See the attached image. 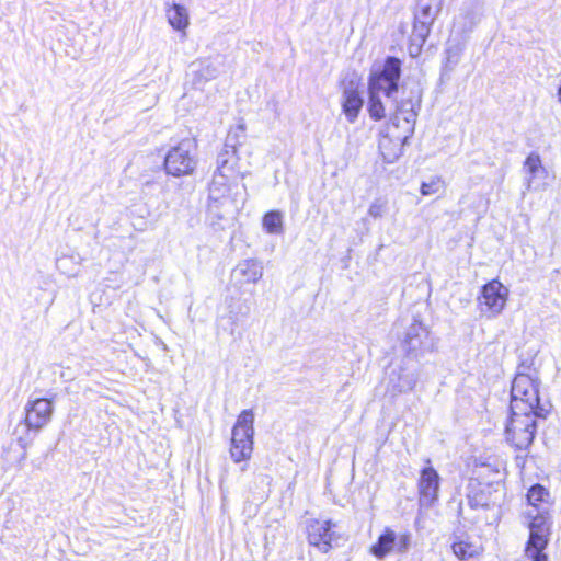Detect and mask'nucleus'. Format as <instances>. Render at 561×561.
<instances>
[{
    "label": "nucleus",
    "mask_w": 561,
    "mask_h": 561,
    "mask_svg": "<svg viewBox=\"0 0 561 561\" xmlns=\"http://www.w3.org/2000/svg\"><path fill=\"white\" fill-rule=\"evenodd\" d=\"M550 408L549 403L540 402L538 378L517 374L511 389V417L505 428L507 443L526 450L535 438L536 419H546Z\"/></svg>",
    "instance_id": "f257e3e1"
},
{
    "label": "nucleus",
    "mask_w": 561,
    "mask_h": 561,
    "mask_svg": "<svg viewBox=\"0 0 561 561\" xmlns=\"http://www.w3.org/2000/svg\"><path fill=\"white\" fill-rule=\"evenodd\" d=\"M214 173L208 184L207 220L218 230L231 222L244 203V186L234 179Z\"/></svg>",
    "instance_id": "f03ea898"
},
{
    "label": "nucleus",
    "mask_w": 561,
    "mask_h": 561,
    "mask_svg": "<svg viewBox=\"0 0 561 561\" xmlns=\"http://www.w3.org/2000/svg\"><path fill=\"white\" fill-rule=\"evenodd\" d=\"M420 101L408 99L401 101L396 105L394 116L391 118V124L394 128H400L402 131L394 135L396 142L390 149L392 139L383 136L379 142V149L387 163H393L402 153L403 145L412 137L417 116V108Z\"/></svg>",
    "instance_id": "7ed1b4c3"
},
{
    "label": "nucleus",
    "mask_w": 561,
    "mask_h": 561,
    "mask_svg": "<svg viewBox=\"0 0 561 561\" xmlns=\"http://www.w3.org/2000/svg\"><path fill=\"white\" fill-rule=\"evenodd\" d=\"M54 402L46 398L30 399L24 407V420L16 426L14 434L18 444L25 450L34 437L50 422Z\"/></svg>",
    "instance_id": "20e7f679"
},
{
    "label": "nucleus",
    "mask_w": 561,
    "mask_h": 561,
    "mask_svg": "<svg viewBox=\"0 0 561 561\" xmlns=\"http://www.w3.org/2000/svg\"><path fill=\"white\" fill-rule=\"evenodd\" d=\"M527 508L524 512L528 520L529 534H551L552 528V504L550 492L541 484L533 485L527 492Z\"/></svg>",
    "instance_id": "39448f33"
},
{
    "label": "nucleus",
    "mask_w": 561,
    "mask_h": 561,
    "mask_svg": "<svg viewBox=\"0 0 561 561\" xmlns=\"http://www.w3.org/2000/svg\"><path fill=\"white\" fill-rule=\"evenodd\" d=\"M254 412L252 409L243 410L231 432L230 457L236 463L248 461L253 451L254 444Z\"/></svg>",
    "instance_id": "423d86ee"
},
{
    "label": "nucleus",
    "mask_w": 561,
    "mask_h": 561,
    "mask_svg": "<svg viewBox=\"0 0 561 561\" xmlns=\"http://www.w3.org/2000/svg\"><path fill=\"white\" fill-rule=\"evenodd\" d=\"M196 146L192 139H183L172 147L164 159V168L168 174L183 176L193 173L196 168Z\"/></svg>",
    "instance_id": "0eeeda50"
},
{
    "label": "nucleus",
    "mask_w": 561,
    "mask_h": 561,
    "mask_svg": "<svg viewBox=\"0 0 561 561\" xmlns=\"http://www.w3.org/2000/svg\"><path fill=\"white\" fill-rule=\"evenodd\" d=\"M401 76V61L396 57H388L380 71H373L368 80V92L383 94L392 99L398 92Z\"/></svg>",
    "instance_id": "6e6552de"
},
{
    "label": "nucleus",
    "mask_w": 561,
    "mask_h": 561,
    "mask_svg": "<svg viewBox=\"0 0 561 561\" xmlns=\"http://www.w3.org/2000/svg\"><path fill=\"white\" fill-rule=\"evenodd\" d=\"M401 347L407 355L417 358L433 350L434 341L428 329L414 318L403 334Z\"/></svg>",
    "instance_id": "1a4fd4ad"
},
{
    "label": "nucleus",
    "mask_w": 561,
    "mask_h": 561,
    "mask_svg": "<svg viewBox=\"0 0 561 561\" xmlns=\"http://www.w3.org/2000/svg\"><path fill=\"white\" fill-rule=\"evenodd\" d=\"M508 297V289L499 280L493 279L482 287L479 304L481 312L489 318L499 316L504 309Z\"/></svg>",
    "instance_id": "9d476101"
},
{
    "label": "nucleus",
    "mask_w": 561,
    "mask_h": 561,
    "mask_svg": "<svg viewBox=\"0 0 561 561\" xmlns=\"http://www.w3.org/2000/svg\"><path fill=\"white\" fill-rule=\"evenodd\" d=\"M335 524L331 520L310 519L307 523V539L309 545L316 547L320 552L327 553L332 549L336 539L333 530Z\"/></svg>",
    "instance_id": "9b49d317"
},
{
    "label": "nucleus",
    "mask_w": 561,
    "mask_h": 561,
    "mask_svg": "<svg viewBox=\"0 0 561 561\" xmlns=\"http://www.w3.org/2000/svg\"><path fill=\"white\" fill-rule=\"evenodd\" d=\"M419 380L415 369L405 366H398L390 370L387 389L392 396L412 391Z\"/></svg>",
    "instance_id": "f8f14e48"
},
{
    "label": "nucleus",
    "mask_w": 561,
    "mask_h": 561,
    "mask_svg": "<svg viewBox=\"0 0 561 561\" xmlns=\"http://www.w3.org/2000/svg\"><path fill=\"white\" fill-rule=\"evenodd\" d=\"M341 104L347 122L351 124L355 123L364 104L358 81L352 79L343 82Z\"/></svg>",
    "instance_id": "ddd939ff"
},
{
    "label": "nucleus",
    "mask_w": 561,
    "mask_h": 561,
    "mask_svg": "<svg viewBox=\"0 0 561 561\" xmlns=\"http://www.w3.org/2000/svg\"><path fill=\"white\" fill-rule=\"evenodd\" d=\"M420 504L422 506H432L439 491V476L433 467L422 469L419 483Z\"/></svg>",
    "instance_id": "4468645a"
},
{
    "label": "nucleus",
    "mask_w": 561,
    "mask_h": 561,
    "mask_svg": "<svg viewBox=\"0 0 561 561\" xmlns=\"http://www.w3.org/2000/svg\"><path fill=\"white\" fill-rule=\"evenodd\" d=\"M263 276V266L261 262L254 259H248L239 262L232 271V278L243 284H255Z\"/></svg>",
    "instance_id": "2eb2a0df"
},
{
    "label": "nucleus",
    "mask_w": 561,
    "mask_h": 561,
    "mask_svg": "<svg viewBox=\"0 0 561 561\" xmlns=\"http://www.w3.org/2000/svg\"><path fill=\"white\" fill-rule=\"evenodd\" d=\"M238 152L234 144L227 141L217 157V168L214 173L228 175L229 179L237 180Z\"/></svg>",
    "instance_id": "dca6fc26"
},
{
    "label": "nucleus",
    "mask_w": 561,
    "mask_h": 561,
    "mask_svg": "<svg viewBox=\"0 0 561 561\" xmlns=\"http://www.w3.org/2000/svg\"><path fill=\"white\" fill-rule=\"evenodd\" d=\"M551 534H529L525 547V557L530 561H548V554L545 552L550 541Z\"/></svg>",
    "instance_id": "f3484780"
},
{
    "label": "nucleus",
    "mask_w": 561,
    "mask_h": 561,
    "mask_svg": "<svg viewBox=\"0 0 561 561\" xmlns=\"http://www.w3.org/2000/svg\"><path fill=\"white\" fill-rule=\"evenodd\" d=\"M191 71L193 75L192 83L196 89H202L206 82L215 79L217 76V69L206 59L192 62Z\"/></svg>",
    "instance_id": "a211bd4d"
},
{
    "label": "nucleus",
    "mask_w": 561,
    "mask_h": 561,
    "mask_svg": "<svg viewBox=\"0 0 561 561\" xmlns=\"http://www.w3.org/2000/svg\"><path fill=\"white\" fill-rule=\"evenodd\" d=\"M397 533L391 528H386L378 537L377 542L371 546L370 552L378 559H383L387 554L396 552Z\"/></svg>",
    "instance_id": "6ab92c4d"
},
{
    "label": "nucleus",
    "mask_w": 561,
    "mask_h": 561,
    "mask_svg": "<svg viewBox=\"0 0 561 561\" xmlns=\"http://www.w3.org/2000/svg\"><path fill=\"white\" fill-rule=\"evenodd\" d=\"M524 170L526 172L525 181L527 190L534 188L535 180L546 173L539 154L534 152L526 158Z\"/></svg>",
    "instance_id": "aec40b11"
},
{
    "label": "nucleus",
    "mask_w": 561,
    "mask_h": 561,
    "mask_svg": "<svg viewBox=\"0 0 561 561\" xmlns=\"http://www.w3.org/2000/svg\"><path fill=\"white\" fill-rule=\"evenodd\" d=\"M432 24L421 21V20H414L413 30L411 34V44H410V53L419 54L421 50V47L425 43L430 32H431Z\"/></svg>",
    "instance_id": "412c9836"
},
{
    "label": "nucleus",
    "mask_w": 561,
    "mask_h": 561,
    "mask_svg": "<svg viewBox=\"0 0 561 561\" xmlns=\"http://www.w3.org/2000/svg\"><path fill=\"white\" fill-rule=\"evenodd\" d=\"M167 19L170 25L176 31H185L190 24L187 9L178 3H173L167 9Z\"/></svg>",
    "instance_id": "4be33fe9"
},
{
    "label": "nucleus",
    "mask_w": 561,
    "mask_h": 561,
    "mask_svg": "<svg viewBox=\"0 0 561 561\" xmlns=\"http://www.w3.org/2000/svg\"><path fill=\"white\" fill-rule=\"evenodd\" d=\"M465 50V43L457 41H449L445 50V66L449 70H453L460 61L462 53Z\"/></svg>",
    "instance_id": "5701e85b"
},
{
    "label": "nucleus",
    "mask_w": 561,
    "mask_h": 561,
    "mask_svg": "<svg viewBox=\"0 0 561 561\" xmlns=\"http://www.w3.org/2000/svg\"><path fill=\"white\" fill-rule=\"evenodd\" d=\"M267 233L279 234L283 232V215L277 210L266 213L262 221Z\"/></svg>",
    "instance_id": "b1692460"
},
{
    "label": "nucleus",
    "mask_w": 561,
    "mask_h": 561,
    "mask_svg": "<svg viewBox=\"0 0 561 561\" xmlns=\"http://www.w3.org/2000/svg\"><path fill=\"white\" fill-rule=\"evenodd\" d=\"M369 100H368V113L371 119L374 121H380L386 116V108L385 105L380 99L381 94L368 92Z\"/></svg>",
    "instance_id": "393cba45"
},
{
    "label": "nucleus",
    "mask_w": 561,
    "mask_h": 561,
    "mask_svg": "<svg viewBox=\"0 0 561 561\" xmlns=\"http://www.w3.org/2000/svg\"><path fill=\"white\" fill-rule=\"evenodd\" d=\"M451 549L454 554L460 560L472 558L478 553L477 547L466 541L454 542Z\"/></svg>",
    "instance_id": "a878e982"
},
{
    "label": "nucleus",
    "mask_w": 561,
    "mask_h": 561,
    "mask_svg": "<svg viewBox=\"0 0 561 561\" xmlns=\"http://www.w3.org/2000/svg\"><path fill=\"white\" fill-rule=\"evenodd\" d=\"M437 12L438 9L434 10L430 3H420L419 9L414 13V20H421L430 24H433L437 15Z\"/></svg>",
    "instance_id": "bb28decb"
},
{
    "label": "nucleus",
    "mask_w": 561,
    "mask_h": 561,
    "mask_svg": "<svg viewBox=\"0 0 561 561\" xmlns=\"http://www.w3.org/2000/svg\"><path fill=\"white\" fill-rule=\"evenodd\" d=\"M388 211V201L383 197L375 198L368 208V215L374 219L381 218Z\"/></svg>",
    "instance_id": "cd10ccee"
},
{
    "label": "nucleus",
    "mask_w": 561,
    "mask_h": 561,
    "mask_svg": "<svg viewBox=\"0 0 561 561\" xmlns=\"http://www.w3.org/2000/svg\"><path fill=\"white\" fill-rule=\"evenodd\" d=\"M443 188V180L439 176H433L421 185V194L431 196L437 194Z\"/></svg>",
    "instance_id": "c85d7f7f"
},
{
    "label": "nucleus",
    "mask_w": 561,
    "mask_h": 561,
    "mask_svg": "<svg viewBox=\"0 0 561 561\" xmlns=\"http://www.w3.org/2000/svg\"><path fill=\"white\" fill-rule=\"evenodd\" d=\"M410 546H411V534L410 533L397 534L396 553H399V554L407 553Z\"/></svg>",
    "instance_id": "c756f323"
},
{
    "label": "nucleus",
    "mask_w": 561,
    "mask_h": 561,
    "mask_svg": "<svg viewBox=\"0 0 561 561\" xmlns=\"http://www.w3.org/2000/svg\"><path fill=\"white\" fill-rule=\"evenodd\" d=\"M468 504L472 507V508H477V507H486L489 506V502L486 500V497L481 494V495H468Z\"/></svg>",
    "instance_id": "7c9ffc66"
},
{
    "label": "nucleus",
    "mask_w": 561,
    "mask_h": 561,
    "mask_svg": "<svg viewBox=\"0 0 561 561\" xmlns=\"http://www.w3.org/2000/svg\"><path fill=\"white\" fill-rule=\"evenodd\" d=\"M558 98H559V101L561 103V87L558 89Z\"/></svg>",
    "instance_id": "2f4dec72"
},
{
    "label": "nucleus",
    "mask_w": 561,
    "mask_h": 561,
    "mask_svg": "<svg viewBox=\"0 0 561 561\" xmlns=\"http://www.w3.org/2000/svg\"><path fill=\"white\" fill-rule=\"evenodd\" d=\"M516 460H517V462H518V463H519L520 461H524V460H523V458H520V457H516Z\"/></svg>",
    "instance_id": "473e14b6"
},
{
    "label": "nucleus",
    "mask_w": 561,
    "mask_h": 561,
    "mask_svg": "<svg viewBox=\"0 0 561 561\" xmlns=\"http://www.w3.org/2000/svg\"><path fill=\"white\" fill-rule=\"evenodd\" d=\"M239 129H240L241 131H243V130H244L243 125H240V126H239Z\"/></svg>",
    "instance_id": "72a5a7b5"
}]
</instances>
